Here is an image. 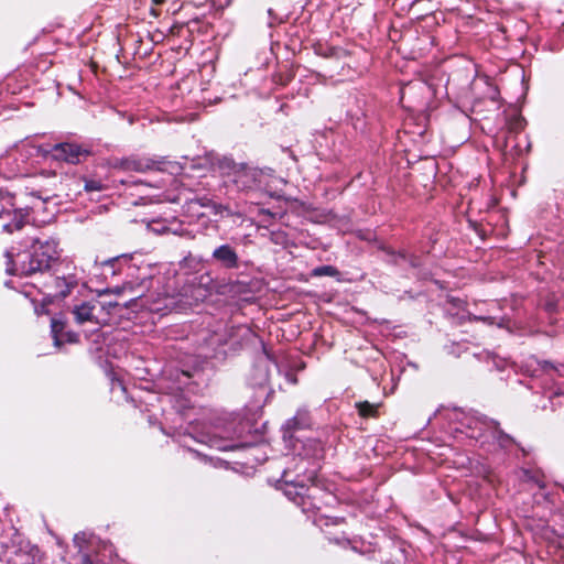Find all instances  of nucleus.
I'll return each mask as SVG.
<instances>
[{
  "label": "nucleus",
  "mask_w": 564,
  "mask_h": 564,
  "mask_svg": "<svg viewBox=\"0 0 564 564\" xmlns=\"http://www.w3.org/2000/svg\"><path fill=\"white\" fill-rule=\"evenodd\" d=\"M310 424L308 412L305 410H299L294 417L285 423L288 430L294 431L297 429L305 427Z\"/></svg>",
  "instance_id": "obj_9"
},
{
  "label": "nucleus",
  "mask_w": 564,
  "mask_h": 564,
  "mask_svg": "<svg viewBox=\"0 0 564 564\" xmlns=\"http://www.w3.org/2000/svg\"><path fill=\"white\" fill-rule=\"evenodd\" d=\"M337 274H338L337 269L332 265H322V267H317L313 270L314 276H324V275L335 276Z\"/></svg>",
  "instance_id": "obj_13"
},
{
  "label": "nucleus",
  "mask_w": 564,
  "mask_h": 564,
  "mask_svg": "<svg viewBox=\"0 0 564 564\" xmlns=\"http://www.w3.org/2000/svg\"><path fill=\"white\" fill-rule=\"evenodd\" d=\"M474 425V429L477 430V432L473 431L469 434V436L473 438H487V434H489L501 446H506L508 443H510V437L501 432L492 422L475 420Z\"/></svg>",
  "instance_id": "obj_2"
},
{
  "label": "nucleus",
  "mask_w": 564,
  "mask_h": 564,
  "mask_svg": "<svg viewBox=\"0 0 564 564\" xmlns=\"http://www.w3.org/2000/svg\"><path fill=\"white\" fill-rule=\"evenodd\" d=\"M163 1H164V0H153V2H154L155 4H160V3H162Z\"/></svg>",
  "instance_id": "obj_22"
},
{
  "label": "nucleus",
  "mask_w": 564,
  "mask_h": 564,
  "mask_svg": "<svg viewBox=\"0 0 564 564\" xmlns=\"http://www.w3.org/2000/svg\"><path fill=\"white\" fill-rule=\"evenodd\" d=\"M85 189L87 192L101 191L102 189V185L98 181H86L85 182Z\"/></svg>",
  "instance_id": "obj_15"
},
{
  "label": "nucleus",
  "mask_w": 564,
  "mask_h": 564,
  "mask_svg": "<svg viewBox=\"0 0 564 564\" xmlns=\"http://www.w3.org/2000/svg\"><path fill=\"white\" fill-rule=\"evenodd\" d=\"M83 153L78 145L72 143H59L53 148V156L55 159L73 164L79 162V158Z\"/></svg>",
  "instance_id": "obj_4"
},
{
  "label": "nucleus",
  "mask_w": 564,
  "mask_h": 564,
  "mask_svg": "<svg viewBox=\"0 0 564 564\" xmlns=\"http://www.w3.org/2000/svg\"><path fill=\"white\" fill-rule=\"evenodd\" d=\"M65 323L62 319L52 318L51 321V333L54 339L55 346H59L62 343V332L64 329Z\"/></svg>",
  "instance_id": "obj_10"
},
{
  "label": "nucleus",
  "mask_w": 564,
  "mask_h": 564,
  "mask_svg": "<svg viewBox=\"0 0 564 564\" xmlns=\"http://www.w3.org/2000/svg\"><path fill=\"white\" fill-rule=\"evenodd\" d=\"M73 313L75 315L76 322L83 324L93 319L94 305L88 302L82 303L80 305L74 307Z\"/></svg>",
  "instance_id": "obj_8"
},
{
  "label": "nucleus",
  "mask_w": 564,
  "mask_h": 564,
  "mask_svg": "<svg viewBox=\"0 0 564 564\" xmlns=\"http://www.w3.org/2000/svg\"><path fill=\"white\" fill-rule=\"evenodd\" d=\"M299 487H300V491H296L295 495L299 497H302L303 491L305 489L304 479L299 480Z\"/></svg>",
  "instance_id": "obj_18"
},
{
  "label": "nucleus",
  "mask_w": 564,
  "mask_h": 564,
  "mask_svg": "<svg viewBox=\"0 0 564 564\" xmlns=\"http://www.w3.org/2000/svg\"><path fill=\"white\" fill-rule=\"evenodd\" d=\"M31 198H32L31 205H26L25 207L14 208V210H13L14 212V224H4L3 230H6L8 232H12L13 229H20L23 226L25 219L29 217L30 209L37 208L43 204L41 198L37 196L32 195Z\"/></svg>",
  "instance_id": "obj_3"
},
{
  "label": "nucleus",
  "mask_w": 564,
  "mask_h": 564,
  "mask_svg": "<svg viewBox=\"0 0 564 564\" xmlns=\"http://www.w3.org/2000/svg\"><path fill=\"white\" fill-rule=\"evenodd\" d=\"M414 90L419 91V93H427V94L431 93V88L426 84H424V83H417V84H415L413 86L409 85V86H406L405 88L402 89V91H401V100H403L408 94H411Z\"/></svg>",
  "instance_id": "obj_12"
},
{
  "label": "nucleus",
  "mask_w": 564,
  "mask_h": 564,
  "mask_svg": "<svg viewBox=\"0 0 564 564\" xmlns=\"http://www.w3.org/2000/svg\"><path fill=\"white\" fill-rule=\"evenodd\" d=\"M151 230H153L154 232H158V234H165V232H172V234H178L176 229H172L170 227H166V226H153L151 225L150 226Z\"/></svg>",
  "instance_id": "obj_16"
},
{
  "label": "nucleus",
  "mask_w": 564,
  "mask_h": 564,
  "mask_svg": "<svg viewBox=\"0 0 564 564\" xmlns=\"http://www.w3.org/2000/svg\"><path fill=\"white\" fill-rule=\"evenodd\" d=\"M273 236H275V237H276L275 242L282 241V238H283V237H282V235H275V234H273Z\"/></svg>",
  "instance_id": "obj_21"
},
{
  "label": "nucleus",
  "mask_w": 564,
  "mask_h": 564,
  "mask_svg": "<svg viewBox=\"0 0 564 564\" xmlns=\"http://www.w3.org/2000/svg\"><path fill=\"white\" fill-rule=\"evenodd\" d=\"M213 257L227 268H236L238 265V254L228 245L216 248L213 252Z\"/></svg>",
  "instance_id": "obj_7"
},
{
  "label": "nucleus",
  "mask_w": 564,
  "mask_h": 564,
  "mask_svg": "<svg viewBox=\"0 0 564 564\" xmlns=\"http://www.w3.org/2000/svg\"><path fill=\"white\" fill-rule=\"evenodd\" d=\"M159 162L149 158H130L121 162L120 166L128 172H147L159 170Z\"/></svg>",
  "instance_id": "obj_5"
},
{
  "label": "nucleus",
  "mask_w": 564,
  "mask_h": 564,
  "mask_svg": "<svg viewBox=\"0 0 564 564\" xmlns=\"http://www.w3.org/2000/svg\"><path fill=\"white\" fill-rule=\"evenodd\" d=\"M357 408L361 416H371L375 415L377 412V406L367 401L358 403Z\"/></svg>",
  "instance_id": "obj_14"
},
{
  "label": "nucleus",
  "mask_w": 564,
  "mask_h": 564,
  "mask_svg": "<svg viewBox=\"0 0 564 564\" xmlns=\"http://www.w3.org/2000/svg\"><path fill=\"white\" fill-rule=\"evenodd\" d=\"M9 207H14L13 196L8 193L0 191V216L3 213H10Z\"/></svg>",
  "instance_id": "obj_11"
},
{
  "label": "nucleus",
  "mask_w": 564,
  "mask_h": 564,
  "mask_svg": "<svg viewBox=\"0 0 564 564\" xmlns=\"http://www.w3.org/2000/svg\"><path fill=\"white\" fill-rule=\"evenodd\" d=\"M231 181L238 188H250L256 183V171L243 165L235 167Z\"/></svg>",
  "instance_id": "obj_6"
},
{
  "label": "nucleus",
  "mask_w": 564,
  "mask_h": 564,
  "mask_svg": "<svg viewBox=\"0 0 564 564\" xmlns=\"http://www.w3.org/2000/svg\"><path fill=\"white\" fill-rule=\"evenodd\" d=\"M66 337H67V341H70V343L77 341V335L74 333H67Z\"/></svg>",
  "instance_id": "obj_19"
},
{
  "label": "nucleus",
  "mask_w": 564,
  "mask_h": 564,
  "mask_svg": "<svg viewBox=\"0 0 564 564\" xmlns=\"http://www.w3.org/2000/svg\"><path fill=\"white\" fill-rule=\"evenodd\" d=\"M4 257L8 274L30 275L47 270L58 259V242L53 238H33L30 251L12 247Z\"/></svg>",
  "instance_id": "obj_1"
},
{
  "label": "nucleus",
  "mask_w": 564,
  "mask_h": 564,
  "mask_svg": "<svg viewBox=\"0 0 564 564\" xmlns=\"http://www.w3.org/2000/svg\"><path fill=\"white\" fill-rule=\"evenodd\" d=\"M306 479H307L308 481H311V482H314V480H315V473H314V471H312V473L306 477Z\"/></svg>",
  "instance_id": "obj_20"
},
{
  "label": "nucleus",
  "mask_w": 564,
  "mask_h": 564,
  "mask_svg": "<svg viewBox=\"0 0 564 564\" xmlns=\"http://www.w3.org/2000/svg\"><path fill=\"white\" fill-rule=\"evenodd\" d=\"M296 487V484L294 482H291L290 485H288L286 489H285V494L293 500H295V497H292V489Z\"/></svg>",
  "instance_id": "obj_17"
}]
</instances>
